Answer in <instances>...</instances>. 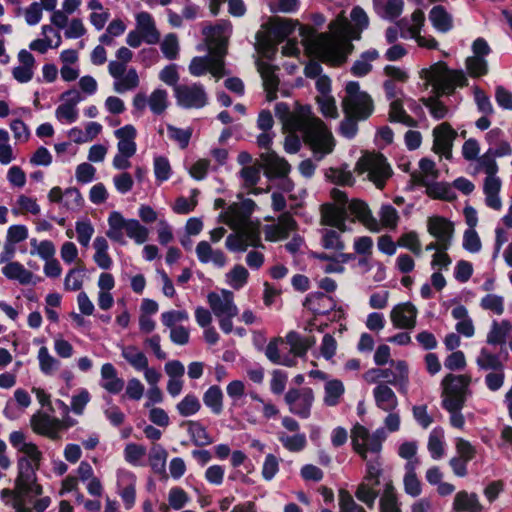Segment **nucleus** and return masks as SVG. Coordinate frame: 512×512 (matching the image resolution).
<instances>
[{"instance_id":"obj_64","label":"nucleus","mask_w":512,"mask_h":512,"mask_svg":"<svg viewBox=\"0 0 512 512\" xmlns=\"http://www.w3.org/2000/svg\"><path fill=\"white\" fill-rule=\"evenodd\" d=\"M249 272L242 265H235L227 274L226 282L235 290L241 289L248 280Z\"/></svg>"},{"instance_id":"obj_7","label":"nucleus","mask_w":512,"mask_h":512,"mask_svg":"<svg viewBox=\"0 0 512 512\" xmlns=\"http://www.w3.org/2000/svg\"><path fill=\"white\" fill-rule=\"evenodd\" d=\"M108 229L106 236L119 244H125V235L133 239L137 244L147 241L149 231L136 219H126L118 212L113 211L108 216Z\"/></svg>"},{"instance_id":"obj_59","label":"nucleus","mask_w":512,"mask_h":512,"mask_svg":"<svg viewBox=\"0 0 512 512\" xmlns=\"http://www.w3.org/2000/svg\"><path fill=\"white\" fill-rule=\"evenodd\" d=\"M379 57L377 50H369L364 52L358 60H356L351 67V72L355 76H365L372 70L371 62Z\"/></svg>"},{"instance_id":"obj_46","label":"nucleus","mask_w":512,"mask_h":512,"mask_svg":"<svg viewBox=\"0 0 512 512\" xmlns=\"http://www.w3.org/2000/svg\"><path fill=\"white\" fill-rule=\"evenodd\" d=\"M93 247L95 250L93 260L96 265L103 270L110 269L113 264V260L108 253L109 245L106 238L103 236L96 237L93 242Z\"/></svg>"},{"instance_id":"obj_9","label":"nucleus","mask_w":512,"mask_h":512,"mask_svg":"<svg viewBox=\"0 0 512 512\" xmlns=\"http://www.w3.org/2000/svg\"><path fill=\"white\" fill-rule=\"evenodd\" d=\"M470 383L471 377L468 375H446L441 382L443 408L452 410L463 408L466 398L471 394Z\"/></svg>"},{"instance_id":"obj_45","label":"nucleus","mask_w":512,"mask_h":512,"mask_svg":"<svg viewBox=\"0 0 512 512\" xmlns=\"http://www.w3.org/2000/svg\"><path fill=\"white\" fill-rule=\"evenodd\" d=\"M304 305L316 315H325L334 307L333 299L321 292L310 294Z\"/></svg>"},{"instance_id":"obj_12","label":"nucleus","mask_w":512,"mask_h":512,"mask_svg":"<svg viewBox=\"0 0 512 512\" xmlns=\"http://www.w3.org/2000/svg\"><path fill=\"white\" fill-rule=\"evenodd\" d=\"M335 203H324L320 206V224L337 228L340 232L347 230L346 219L348 202L347 194L337 188L330 192Z\"/></svg>"},{"instance_id":"obj_41","label":"nucleus","mask_w":512,"mask_h":512,"mask_svg":"<svg viewBox=\"0 0 512 512\" xmlns=\"http://www.w3.org/2000/svg\"><path fill=\"white\" fill-rule=\"evenodd\" d=\"M419 464L418 459L408 461L405 465V475L403 486L406 494L411 497H418L422 492V485L416 474V467Z\"/></svg>"},{"instance_id":"obj_25","label":"nucleus","mask_w":512,"mask_h":512,"mask_svg":"<svg viewBox=\"0 0 512 512\" xmlns=\"http://www.w3.org/2000/svg\"><path fill=\"white\" fill-rule=\"evenodd\" d=\"M418 310L410 302L400 303L393 307L390 319L398 329L412 330L416 326Z\"/></svg>"},{"instance_id":"obj_14","label":"nucleus","mask_w":512,"mask_h":512,"mask_svg":"<svg viewBox=\"0 0 512 512\" xmlns=\"http://www.w3.org/2000/svg\"><path fill=\"white\" fill-rule=\"evenodd\" d=\"M355 171L360 175L366 173L368 179L379 189L384 187L392 173L386 158L378 153L364 154L357 161Z\"/></svg>"},{"instance_id":"obj_52","label":"nucleus","mask_w":512,"mask_h":512,"mask_svg":"<svg viewBox=\"0 0 512 512\" xmlns=\"http://www.w3.org/2000/svg\"><path fill=\"white\" fill-rule=\"evenodd\" d=\"M380 512H401L398 504L396 490L392 480L384 485V491L380 498Z\"/></svg>"},{"instance_id":"obj_1","label":"nucleus","mask_w":512,"mask_h":512,"mask_svg":"<svg viewBox=\"0 0 512 512\" xmlns=\"http://www.w3.org/2000/svg\"><path fill=\"white\" fill-rule=\"evenodd\" d=\"M351 24L341 12L329 24V33H320L305 39L307 51L315 58L333 65L343 64L353 51L352 39H360L361 32L369 25L366 12L359 6L352 9Z\"/></svg>"},{"instance_id":"obj_22","label":"nucleus","mask_w":512,"mask_h":512,"mask_svg":"<svg viewBox=\"0 0 512 512\" xmlns=\"http://www.w3.org/2000/svg\"><path fill=\"white\" fill-rule=\"evenodd\" d=\"M189 72L196 77L210 72L218 79L227 74L224 68V59L216 54L210 53L204 57H194L189 64Z\"/></svg>"},{"instance_id":"obj_16","label":"nucleus","mask_w":512,"mask_h":512,"mask_svg":"<svg viewBox=\"0 0 512 512\" xmlns=\"http://www.w3.org/2000/svg\"><path fill=\"white\" fill-rule=\"evenodd\" d=\"M203 34L210 54H216L224 59L227 54L229 38L232 34V25L227 20H221L214 26L205 27Z\"/></svg>"},{"instance_id":"obj_56","label":"nucleus","mask_w":512,"mask_h":512,"mask_svg":"<svg viewBox=\"0 0 512 512\" xmlns=\"http://www.w3.org/2000/svg\"><path fill=\"white\" fill-rule=\"evenodd\" d=\"M389 120L391 122H399L408 127H415L417 122L409 116L403 108L402 99H394L389 107Z\"/></svg>"},{"instance_id":"obj_38","label":"nucleus","mask_w":512,"mask_h":512,"mask_svg":"<svg viewBox=\"0 0 512 512\" xmlns=\"http://www.w3.org/2000/svg\"><path fill=\"white\" fill-rule=\"evenodd\" d=\"M306 110H311L310 107L301 106L294 112H291L288 105L285 103H277L275 106V114L282 121L284 127L289 131H298V121L301 119V114Z\"/></svg>"},{"instance_id":"obj_37","label":"nucleus","mask_w":512,"mask_h":512,"mask_svg":"<svg viewBox=\"0 0 512 512\" xmlns=\"http://www.w3.org/2000/svg\"><path fill=\"white\" fill-rule=\"evenodd\" d=\"M115 137L118 139L117 150L125 154H135L137 145L135 139L137 137L136 128L127 124L114 131Z\"/></svg>"},{"instance_id":"obj_10","label":"nucleus","mask_w":512,"mask_h":512,"mask_svg":"<svg viewBox=\"0 0 512 512\" xmlns=\"http://www.w3.org/2000/svg\"><path fill=\"white\" fill-rule=\"evenodd\" d=\"M342 108L345 115L365 120L372 114L374 105L370 95L360 89L359 83L350 81L345 87Z\"/></svg>"},{"instance_id":"obj_5","label":"nucleus","mask_w":512,"mask_h":512,"mask_svg":"<svg viewBox=\"0 0 512 512\" xmlns=\"http://www.w3.org/2000/svg\"><path fill=\"white\" fill-rule=\"evenodd\" d=\"M42 492V488H36L24 479L20 480V475H17L14 488L3 489L1 496L12 497V506L16 512H44L50 505L49 497H42L33 502V499Z\"/></svg>"},{"instance_id":"obj_6","label":"nucleus","mask_w":512,"mask_h":512,"mask_svg":"<svg viewBox=\"0 0 512 512\" xmlns=\"http://www.w3.org/2000/svg\"><path fill=\"white\" fill-rule=\"evenodd\" d=\"M421 77L427 80L437 96L452 94L456 87L467 85V78L462 70H450L446 63L437 62L421 71Z\"/></svg>"},{"instance_id":"obj_51","label":"nucleus","mask_w":512,"mask_h":512,"mask_svg":"<svg viewBox=\"0 0 512 512\" xmlns=\"http://www.w3.org/2000/svg\"><path fill=\"white\" fill-rule=\"evenodd\" d=\"M429 20L433 27L440 32H448L453 26L452 16L443 6H435L429 13Z\"/></svg>"},{"instance_id":"obj_26","label":"nucleus","mask_w":512,"mask_h":512,"mask_svg":"<svg viewBox=\"0 0 512 512\" xmlns=\"http://www.w3.org/2000/svg\"><path fill=\"white\" fill-rule=\"evenodd\" d=\"M429 234L442 243V246H451L454 235V224L441 216H433L427 220Z\"/></svg>"},{"instance_id":"obj_24","label":"nucleus","mask_w":512,"mask_h":512,"mask_svg":"<svg viewBox=\"0 0 512 512\" xmlns=\"http://www.w3.org/2000/svg\"><path fill=\"white\" fill-rule=\"evenodd\" d=\"M434 144L433 149L436 153L442 154L445 158L452 155L453 141L457 136V132L447 122L441 123L433 130Z\"/></svg>"},{"instance_id":"obj_20","label":"nucleus","mask_w":512,"mask_h":512,"mask_svg":"<svg viewBox=\"0 0 512 512\" xmlns=\"http://www.w3.org/2000/svg\"><path fill=\"white\" fill-rule=\"evenodd\" d=\"M314 399V392L309 387L291 388L284 396L289 411L303 419H307L310 416Z\"/></svg>"},{"instance_id":"obj_30","label":"nucleus","mask_w":512,"mask_h":512,"mask_svg":"<svg viewBox=\"0 0 512 512\" xmlns=\"http://www.w3.org/2000/svg\"><path fill=\"white\" fill-rule=\"evenodd\" d=\"M197 259L202 264H212L216 268H223L227 264V256L223 250L213 248L208 241L198 242L195 248Z\"/></svg>"},{"instance_id":"obj_53","label":"nucleus","mask_w":512,"mask_h":512,"mask_svg":"<svg viewBox=\"0 0 512 512\" xmlns=\"http://www.w3.org/2000/svg\"><path fill=\"white\" fill-rule=\"evenodd\" d=\"M40 211L41 208L37 199L26 194L18 195L12 208V213L16 216L25 214L38 215Z\"/></svg>"},{"instance_id":"obj_47","label":"nucleus","mask_w":512,"mask_h":512,"mask_svg":"<svg viewBox=\"0 0 512 512\" xmlns=\"http://www.w3.org/2000/svg\"><path fill=\"white\" fill-rule=\"evenodd\" d=\"M501 189L500 178L485 179L483 185V191L485 194L486 205L494 210H500L502 207V201L499 197Z\"/></svg>"},{"instance_id":"obj_33","label":"nucleus","mask_w":512,"mask_h":512,"mask_svg":"<svg viewBox=\"0 0 512 512\" xmlns=\"http://www.w3.org/2000/svg\"><path fill=\"white\" fill-rule=\"evenodd\" d=\"M376 406L384 412L395 411L398 407V398L392 388L385 383H378L373 389Z\"/></svg>"},{"instance_id":"obj_2","label":"nucleus","mask_w":512,"mask_h":512,"mask_svg":"<svg viewBox=\"0 0 512 512\" xmlns=\"http://www.w3.org/2000/svg\"><path fill=\"white\" fill-rule=\"evenodd\" d=\"M297 122L304 142L310 147L316 160H322L335 148V139L325 123L315 117L311 110L301 114Z\"/></svg>"},{"instance_id":"obj_29","label":"nucleus","mask_w":512,"mask_h":512,"mask_svg":"<svg viewBox=\"0 0 512 512\" xmlns=\"http://www.w3.org/2000/svg\"><path fill=\"white\" fill-rule=\"evenodd\" d=\"M296 221L289 212L282 213L276 224L266 225L264 228L265 239L279 241L286 239L296 229Z\"/></svg>"},{"instance_id":"obj_54","label":"nucleus","mask_w":512,"mask_h":512,"mask_svg":"<svg viewBox=\"0 0 512 512\" xmlns=\"http://www.w3.org/2000/svg\"><path fill=\"white\" fill-rule=\"evenodd\" d=\"M345 392L344 385L342 381L338 379L329 380L326 382L324 386V398L323 401L325 405L333 407L339 404L340 399L342 398Z\"/></svg>"},{"instance_id":"obj_44","label":"nucleus","mask_w":512,"mask_h":512,"mask_svg":"<svg viewBox=\"0 0 512 512\" xmlns=\"http://www.w3.org/2000/svg\"><path fill=\"white\" fill-rule=\"evenodd\" d=\"M285 340L290 345V352L296 357H303L307 351L315 344L313 337H303L295 331H290Z\"/></svg>"},{"instance_id":"obj_50","label":"nucleus","mask_w":512,"mask_h":512,"mask_svg":"<svg viewBox=\"0 0 512 512\" xmlns=\"http://www.w3.org/2000/svg\"><path fill=\"white\" fill-rule=\"evenodd\" d=\"M121 355L125 361L135 370L146 368L148 358L137 346L124 345L121 346Z\"/></svg>"},{"instance_id":"obj_60","label":"nucleus","mask_w":512,"mask_h":512,"mask_svg":"<svg viewBox=\"0 0 512 512\" xmlns=\"http://www.w3.org/2000/svg\"><path fill=\"white\" fill-rule=\"evenodd\" d=\"M39 368L45 375L54 374L60 367V361L52 356L46 346H42L37 356Z\"/></svg>"},{"instance_id":"obj_15","label":"nucleus","mask_w":512,"mask_h":512,"mask_svg":"<svg viewBox=\"0 0 512 512\" xmlns=\"http://www.w3.org/2000/svg\"><path fill=\"white\" fill-rule=\"evenodd\" d=\"M295 25L291 20L277 18L270 23L267 33L258 32L256 34L257 49L265 56L274 53L276 44L283 41L294 31Z\"/></svg>"},{"instance_id":"obj_40","label":"nucleus","mask_w":512,"mask_h":512,"mask_svg":"<svg viewBox=\"0 0 512 512\" xmlns=\"http://www.w3.org/2000/svg\"><path fill=\"white\" fill-rule=\"evenodd\" d=\"M453 509L457 512H482L484 507L480 503L476 493H468L463 490L456 493Z\"/></svg>"},{"instance_id":"obj_42","label":"nucleus","mask_w":512,"mask_h":512,"mask_svg":"<svg viewBox=\"0 0 512 512\" xmlns=\"http://www.w3.org/2000/svg\"><path fill=\"white\" fill-rule=\"evenodd\" d=\"M2 273L10 280H16L22 285L35 284L34 275L19 262H8L3 268Z\"/></svg>"},{"instance_id":"obj_28","label":"nucleus","mask_w":512,"mask_h":512,"mask_svg":"<svg viewBox=\"0 0 512 512\" xmlns=\"http://www.w3.org/2000/svg\"><path fill=\"white\" fill-rule=\"evenodd\" d=\"M262 167L265 169V175L268 178L286 177L291 169L290 164L274 151H267L260 155Z\"/></svg>"},{"instance_id":"obj_4","label":"nucleus","mask_w":512,"mask_h":512,"mask_svg":"<svg viewBox=\"0 0 512 512\" xmlns=\"http://www.w3.org/2000/svg\"><path fill=\"white\" fill-rule=\"evenodd\" d=\"M11 445L22 453L18 458L17 468L20 480L32 483L36 488H42L38 483L36 472L40 468L43 455L36 444L28 442L26 436L21 431H13L9 436Z\"/></svg>"},{"instance_id":"obj_62","label":"nucleus","mask_w":512,"mask_h":512,"mask_svg":"<svg viewBox=\"0 0 512 512\" xmlns=\"http://www.w3.org/2000/svg\"><path fill=\"white\" fill-rule=\"evenodd\" d=\"M30 254L37 255L44 261L51 260L55 256L56 248L52 241L42 240L38 241L36 238L30 240Z\"/></svg>"},{"instance_id":"obj_63","label":"nucleus","mask_w":512,"mask_h":512,"mask_svg":"<svg viewBox=\"0 0 512 512\" xmlns=\"http://www.w3.org/2000/svg\"><path fill=\"white\" fill-rule=\"evenodd\" d=\"M168 453L161 445H153L149 454V463L153 471L158 474L165 472Z\"/></svg>"},{"instance_id":"obj_43","label":"nucleus","mask_w":512,"mask_h":512,"mask_svg":"<svg viewBox=\"0 0 512 512\" xmlns=\"http://www.w3.org/2000/svg\"><path fill=\"white\" fill-rule=\"evenodd\" d=\"M375 12L384 19L393 20L403 11V0H373Z\"/></svg>"},{"instance_id":"obj_8","label":"nucleus","mask_w":512,"mask_h":512,"mask_svg":"<svg viewBox=\"0 0 512 512\" xmlns=\"http://www.w3.org/2000/svg\"><path fill=\"white\" fill-rule=\"evenodd\" d=\"M351 439L354 451L366 463L375 459L380 461L382 444L386 439L384 428H379L370 433L363 425L356 424L351 431Z\"/></svg>"},{"instance_id":"obj_23","label":"nucleus","mask_w":512,"mask_h":512,"mask_svg":"<svg viewBox=\"0 0 512 512\" xmlns=\"http://www.w3.org/2000/svg\"><path fill=\"white\" fill-rule=\"evenodd\" d=\"M393 368L379 369V374L385 384L397 387L400 391L405 392L409 383L408 365L403 360L390 361Z\"/></svg>"},{"instance_id":"obj_17","label":"nucleus","mask_w":512,"mask_h":512,"mask_svg":"<svg viewBox=\"0 0 512 512\" xmlns=\"http://www.w3.org/2000/svg\"><path fill=\"white\" fill-rule=\"evenodd\" d=\"M174 97L177 105L184 109H201L208 103V94L199 83L175 86Z\"/></svg>"},{"instance_id":"obj_49","label":"nucleus","mask_w":512,"mask_h":512,"mask_svg":"<svg viewBox=\"0 0 512 512\" xmlns=\"http://www.w3.org/2000/svg\"><path fill=\"white\" fill-rule=\"evenodd\" d=\"M512 332V325L508 320L500 322L493 321L491 329L487 334V343L491 345H502L506 342Z\"/></svg>"},{"instance_id":"obj_35","label":"nucleus","mask_w":512,"mask_h":512,"mask_svg":"<svg viewBox=\"0 0 512 512\" xmlns=\"http://www.w3.org/2000/svg\"><path fill=\"white\" fill-rule=\"evenodd\" d=\"M101 387L110 394H119L125 385L122 378L118 376L116 368L111 363H105L100 370Z\"/></svg>"},{"instance_id":"obj_21","label":"nucleus","mask_w":512,"mask_h":512,"mask_svg":"<svg viewBox=\"0 0 512 512\" xmlns=\"http://www.w3.org/2000/svg\"><path fill=\"white\" fill-rule=\"evenodd\" d=\"M256 203L252 199H244L241 202L233 203L223 212L220 217L222 221L233 230L241 229L250 222V216L255 210Z\"/></svg>"},{"instance_id":"obj_61","label":"nucleus","mask_w":512,"mask_h":512,"mask_svg":"<svg viewBox=\"0 0 512 512\" xmlns=\"http://www.w3.org/2000/svg\"><path fill=\"white\" fill-rule=\"evenodd\" d=\"M203 402L214 414H220L223 410V393L220 387L217 385L209 387L203 395Z\"/></svg>"},{"instance_id":"obj_55","label":"nucleus","mask_w":512,"mask_h":512,"mask_svg":"<svg viewBox=\"0 0 512 512\" xmlns=\"http://www.w3.org/2000/svg\"><path fill=\"white\" fill-rule=\"evenodd\" d=\"M278 440L286 450L294 453L304 450L307 445L306 435L299 432L294 433L293 435H289L285 432H279Z\"/></svg>"},{"instance_id":"obj_57","label":"nucleus","mask_w":512,"mask_h":512,"mask_svg":"<svg viewBox=\"0 0 512 512\" xmlns=\"http://www.w3.org/2000/svg\"><path fill=\"white\" fill-rule=\"evenodd\" d=\"M476 363L480 369L502 371L504 368L503 362L500 360L499 355L492 353L487 348H482Z\"/></svg>"},{"instance_id":"obj_27","label":"nucleus","mask_w":512,"mask_h":512,"mask_svg":"<svg viewBox=\"0 0 512 512\" xmlns=\"http://www.w3.org/2000/svg\"><path fill=\"white\" fill-rule=\"evenodd\" d=\"M30 424L32 430L39 435L46 436L52 440L59 438L60 419L38 412L31 417Z\"/></svg>"},{"instance_id":"obj_3","label":"nucleus","mask_w":512,"mask_h":512,"mask_svg":"<svg viewBox=\"0 0 512 512\" xmlns=\"http://www.w3.org/2000/svg\"><path fill=\"white\" fill-rule=\"evenodd\" d=\"M297 122L304 142L310 147L316 160H322L335 148V139L325 123L315 117L311 110L301 114Z\"/></svg>"},{"instance_id":"obj_32","label":"nucleus","mask_w":512,"mask_h":512,"mask_svg":"<svg viewBox=\"0 0 512 512\" xmlns=\"http://www.w3.org/2000/svg\"><path fill=\"white\" fill-rule=\"evenodd\" d=\"M346 205V209L350 211L352 215L355 216V219L361 222L367 229L372 232H379L380 225L378 220L373 217L371 210L368 205L358 199H353Z\"/></svg>"},{"instance_id":"obj_34","label":"nucleus","mask_w":512,"mask_h":512,"mask_svg":"<svg viewBox=\"0 0 512 512\" xmlns=\"http://www.w3.org/2000/svg\"><path fill=\"white\" fill-rule=\"evenodd\" d=\"M136 30L144 37V42L147 44H156L160 40V32L148 12H140L136 15Z\"/></svg>"},{"instance_id":"obj_13","label":"nucleus","mask_w":512,"mask_h":512,"mask_svg":"<svg viewBox=\"0 0 512 512\" xmlns=\"http://www.w3.org/2000/svg\"><path fill=\"white\" fill-rule=\"evenodd\" d=\"M382 474L383 469L381 461L377 459L369 460L367 461L365 475L356 487L355 497L370 509L374 507L376 499L379 496L377 487L380 485V477Z\"/></svg>"},{"instance_id":"obj_36","label":"nucleus","mask_w":512,"mask_h":512,"mask_svg":"<svg viewBox=\"0 0 512 512\" xmlns=\"http://www.w3.org/2000/svg\"><path fill=\"white\" fill-rule=\"evenodd\" d=\"M20 65L12 70L13 77L20 83L29 82L34 75L35 58L27 50L23 49L18 54Z\"/></svg>"},{"instance_id":"obj_11","label":"nucleus","mask_w":512,"mask_h":512,"mask_svg":"<svg viewBox=\"0 0 512 512\" xmlns=\"http://www.w3.org/2000/svg\"><path fill=\"white\" fill-rule=\"evenodd\" d=\"M207 301L213 314L219 319L221 330L226 334L231 333L233 330L232 319L238 315L233 292L226 289H222L220 293L210 292Z\"/></svg>"},{"instance_id":"obj_19","label":"nucleus","mask_w":512,"mask_h":512,"mask_svg":"<svg viewBox=\"0 0 512 512\" xmlns=\"http://www.w3.org/2000/svg\"><path fill=\"white\" fill-rule=\"evenodd\" d=\"M132 106L136 113H143L149 107L155 116L163 115L169 107V96L165 89L157 88L147 96L144 92L134 95Z\"/></svg>"},{"instance_id":"obj_48","label":"nucleus","mask_w":512,"mask_h":512,"mask_svg":"<svg viewBox=\"0 0 512 512\" xmlns=\"http://www.w3.org/2000/svg\"><path fill=\"white\" fill-rule=\"evenodd\" d=\"M419 172L412 174L413 181L416 184L428 185L438 177V170L436 169L435 163L427 158L421 159L419 162Z\"/></svg>"},{"instance_id":"obj_18","label":"nucleus","mask_w":512,"mask_h":512,"mask_svg":"<svg viewBox=\"0 0 512 512\" xmlns=\"http://www.w3.org/2000/svg\"><path fill=\"white\" fill-rule=\"evenodd\" d=\"M108 72L114 79L113 89L122 94L136 89L140 84L139 75L135 68L127 69V64L118 60L110 61Z\"/></svg>"},{"instance_id":"obj_58","label":"nucleus","mask_w":512,"mask_h":512,"mask_svg":"<svg viewBox=\"0 0 512 512\" xmlns=\"http://www.w3.org/2000/svg\"><path fill=\"white\" fill-rule=\"evenodd\" d=\"M183 425L187 427V432L197 446H206L213 442L212 437L208 434L205 427L199 422L187 421Z\"/></svg>"},{"instance_id":"obj_31","label":"nucleus","mask_w":512,"mask_h":512,"mask_svg":"<svg viewBox=\"0 0 512 512\" xmlns=\"http://www.w3.org/2000/svg\"><path fill=\"white\" fill-rule=\"evenodd\" d=\"M66 97V102L57 107L55 114L58 120L72 123L78 117L76 105L82 101V97L80 92L75 89L68 90L61 95L62 99Z\"/></svg>"},{"instance_id":"obj_39","label":"nucleus","mask_w":512,"mask_h":512,"mask_svg":"<svg viewBox=\"0 0 512 512\" xmlns=\"http://www.w3.org/2000/svg\"><path fill=\"white\" fill-rule=\"evenodd\" d=\"M257 67L263 79L267 100H275L277 97L276 92L279 84L278 77L275 74V67L266 62H258Z\"/></svg>"}]
</instances>
